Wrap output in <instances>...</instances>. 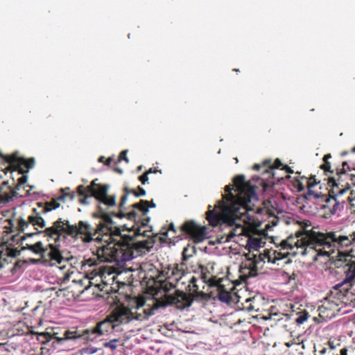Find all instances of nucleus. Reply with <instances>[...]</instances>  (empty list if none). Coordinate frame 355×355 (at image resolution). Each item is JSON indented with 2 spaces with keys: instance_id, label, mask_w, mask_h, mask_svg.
Returning a JSON list of instances; mask_svg holds the SVG:
<instances>
[{
  "instance_id": "473e14b6",
  "label": "nucleus",
  "mask_w": 355,
  "mask_h": 355,
  "mask_svg": "<svg viewBox=\"0 0 355 355\" xmlns=\"http://www.w3.org/2000/svg\"><path fill=\"white\" fill-rule=\"evenodd\" d=\"M306 198L311 199L312 197L314 199H318L320 197V193H316L314 191H311V189H309L307 193L305 196Z\"/></svg>"
},
{
  "instance_id": "5fc2aeb1",
  "label": "nucleus",
  "mask_w": 355,
  "mask_h": 355,
  "mask_svg": "<svg viewBox=\"0 0 355 355\" xmlns=\"http://www.w3.org/2000/svg\"><path fill=\"white\" fill-rule=\"evenodd\" d=\"M41 335L50 336L49 333H42V334H41Z\"/></svg>"
},
{
  "instance_id": "de8ad7c7",
  "label": "nucleus",
  "mask_w": 355,
  "mask_h": 355,
  "mask_svg": "<svg viewBox=\"0 0 355 355\" xmlns=\"http://www.w3.org/2000/svg\"><path fill=\"white\" fill-rule=\"evenodd\" d=\"M326 352H327V349L326 348H323L322 350H320V354L321 355H324V354H326Z\"/></svg>"
},
{
  "instance_id": "bb28decb",
  "label": "nucleus",
  "mask_w": 355,
  "mask_h": 355,
  "mask_svg": "<svg viewBox=\"0 0 355 355\" xmlns=\"http://www.w3.org/2000/svg\"><path fill=\"white\" fill-rule=\"evenodd\" d=\"M27 180H28L27 175H24L21 176L18 179V183L16 185L15 188H14V189H16V191H17L18 190L20 189V187L27 182Z\"/></svg>"
},
{
  "instance_id": "4be33fe9",
  "label": "nucleus",
  "mask_w": 355,
  "mask_h": 355,
  "mask_svg": "<svg viewBox=\"0 0 355 355\" xmlns=\"http://www.w3.org/2000/svg\"><path fill=\"white\" fill-rule=\"evenodd\" d=\"M196 250L193 246L187 245L182 251V261H187L189 258L191 257L195 253Z\"/></svg>"
},
{
  "instance_id": "72a5a7b5",
  "label": "nucleus",
  "mask_w": 355,
  "mask_h": 355,
  "mask_svg": "<svg viewBox=\"0 0 355 355\" xmlns=\"http://www.w3.org/2000/svg\"><path fill=\"white\" fill-rule=\"evenodd\" d=\"M128 152V150H123L120 153L119 157V162H121V160H124L126 163H129V159L127 157Z\"/></svg>"
},
{
  "instance_id": "a18cd8bd",
  "label": "nucleus",
  "mask_w": 355,
  "mask_h": 355,
  "mask_svg": "<svg viewBox=\"0 0 355 355\" xmlns=\"http://www.w3.org/2000/svg\"><path fill=\"white\" fill-rule=\"evenodd\" d=\"M261 168V165L260 164H254V166H253V168L254 170H259V168Z\"/></svg>"
},
{
  "instance_id": "58836bf2",
  "label": "nucleus",
  "mask_w": 355,
  "mask_h": 355,
  "mask_svg": "<svg viewBox=\"0 0 355 355\" xmlns=\"http://www.w3.org/2000/svg\"><path fill=\"white\" fill-rule=\"evenodd\" d=\"M57 334H54V335L52 336V338H55L58 340V343H62L64 340H66L65 337L61 338L56 336Z\"/></svg>"
},
{
  "instance_id": "cd10ccee",
  "label": "nucleus",
  "mask_w": 355,
  "mask_h": 355,
  "mask_svg": "<svg viewBox=\"0 0 355 355\" xmlns=\"http://www.w3.org/2000/svg\"><path fill=\"white\" fill-rule=\"evenodd\" d=\"M130 189H128L127 187H125V188L124 189V191H125V193L122 196L121 200V202H120V205H119L121 209H123V207L124 205H125V204L126 203V202H127V200H128V195L129 193H131L130 192Z\"/></svg>"
},
{
  "instance_id": "393cba45",
  "label": "nucleus",
  "mask_w": 355,
  "mask_h": 355,
  "mask_svg": "<svg viewBox=\"0 0 355 355\" xmlns=\"http://www.w3.org/2000/svg\"><path fill=\"white\" fill-rule=\"evenodd\" d=\"M299 316L295 319V322L297 324H303L304 322H306L309 317V314L308 312H306V311H303V312H300L299 313Z\"/></svg>"
},
{
  "instance_id": "a19ab883",
  "label": "nucleus",
  "mask_w": 355,
  "mask_h": 355,
  "mask_svg": "<svg viewBox=\"0 0 355 355\" xmlns=\"http://www.w3.org/2000/svg\"><path fill=\"white\" fill-rule=\"evenodd\" d=\"M150 217H147L146 218L144 219L143 221H142V225L144 226H146L147 225V223L150 221Z\"/></svg>"
},
{
  "instance_id": "1a4fd4ad",
  "label": "nucleus",
  "mask_w": 355,
  "mask_h": 355,
  "mask_svg": "<svg viewBox=\"0 0 355 355\" xmlns=\"http://www.w3.org/2000/svg\"><path fill=\"white\" fill-rule=\"evenodd\" d=\"M182 229L197 243H200L207 238V227L199 226L193 221L186 222L182 225Z\"/></svg>"
},
{
  "instance_id": "e433bc0d",
  "label": "nucleus",
  "mask_w": 355,
  "mask_h": 355,
  "mask_svg": "<svg viewBox=\"0 0 355 355\" xmlns=\"http://www.w3.org/2000/svg\"><path fill=\"white\" fill-rule=\"evenodd\" d=\"M139 180L143 184H145L146 182L148 180V173H145L143 175H141L139 177Z\"/></svg>"
},
{
  "instance_id": "20e7f679",
  "label": "nucleus",
  "mask_w": 355,
  "mask_h": 355,
  "mask_svg": "<svg viewBox=\"0 0 355 355\" xmlns=\"http://www.w3.org/2000/svg\"><path fill=\"white\" fill-rule=\"evenodd\" d=\"M186 275L187 273L182 266H168L166 271L163 270L159 273L160 277L165 278L164 280L158 282L159 291H163L165 293L168 304H175L180 309L189 307L193 301V296L178 290H176L173 295L167 293L174 288L178 283L181 282V284H184L186 282L181 281L186 277Z\"/></svg>"
},
{
  "instance_id": "052dcab7",
  "label": "nucleus",
  "mask_w": 355,
  "mask_h": 355,
  "mask_svg": "<svg viewBox=\"0 0 355 355\" xmlns=\"http://www.w3.org/2000/svg\"><path fill=\"white\" fill-rule=\"evenodd\" d=\"M265 172H266V173H268V169H266V170H265Z\"/></svg>"
},
{
  "instance_id": "3c124183",
  "label": "nucleus",
  "mask_w": 355,
  "mask_h": 355,
  "mask_svg": "<svg viewBox=\"0 0 355 355\" xmlns=\"http://www.w3.org/2000/svg\"><path fill=\"white\" fill-rule=\"evenodd\" d=\"M115 170L116 172H118L120 174H121L123 173V170L121 168H116Z\"/></svg>"
},
{
  "instance_id": "bf43d9fd",
  "label": "nucleus",
  "mask_w": 355,
  "mask_h": 355,
  "mask_svg": "<svg viewBox=\"0 0 355 355\" xmlns=\"http://www.w3.org/2000/svg\"><path fill=\"white\" fill-rule=\"evenodd\" d=\"M268 162H270V161L266 160V161H265V162H264V164H267Z\"/></svg>"
},
{
  "instance_id": "aec40b11",
  "label": "nucleus",
  "mask_w": 355,
  "mask_h": 355,
  "mask_svg": "<svg viewBox=\"0 0 355 355\" xmlns=\"http://www.w3.org/2000/svg\"><path fill=\"white\" fill-rule=\"evenodd\" d=\"M199 269L200 272V279L202 280V283H209L210 286H213L214 284L211 282L210 278L208 276V274L209 273V270L207 268L200 265Z\"/></svg>"
},
{
  "instance_id": "f03ea898",
  "label": "nucleus",
  "mask_w": 355,
  "mask_h": 355,
  "mask_svg": "<svg viewBox=\"0 0 355 355\" xmlns=\"http://www.w3.org/2000/svg\"><path fill=\"white\" fill-rule=\"evenodd\" d=\"M257 200L255 187L245 182L244 175H237L234 178L232 184L225 186V194L214 208L209 205L207 219L214 227L220 225L229 228L225 234L230 241L234 236L245 234L244 224L251 220L248 214L251 209L250 204Z\"/></svg>"
},
{
  "instance_id": "b1692460",
  "label": "nucleus",
  "mask_w": 355,
  "mask_h": 355,
  "mask_svg": "<svg viewBox=\"0 0 355 355\" xmlns=\"http://www.w3.org/2000/svg\"><path fill=\"white\" fill-rule=\"evenodd\" d=\"M198 281V278L194 276L191 277L188 280L189 286L192 287V288L190 290L195 293L196 295L199 294V285L197 284Z\"/></svg>"
},
{
  "instance_id": "6ab92c4d",
  "label": "nucleus",
  "mask_w": 355,
  "mask_h": 355,
  "mask_svg": "<svg viewBox=\"0 0 355 355\" xmlns=\"http://www.w3.org/2000/svg\"><path fill=\"white\" fill-rule=\"evenodd\" d=\"M349 191V187L340 188L337 185L334 187L330 193V196L339 199H345L343 196L345 193Z\"/></svg>"
},
{
  "instance_id": "c85d7f7f",
  "label": "nucleus",
  "mask_w": 355,
  "mask_h": 355,
  "mask_svg": "<svg viewBox=\"0 0 355 355\" xmlns=\"http://www.w3.org/2000/svg\"><path fill=\"white\" fill-rule=\"evenodd\" d=\"M28 220H26L23 218H20L18 222L19 229L20 231H24L26 227H28Z\"/></svg>"
},
{
  "instance_id": "9d476101",
  "label": "nucleus",
  "mask_w": 355,
  "mask_h": 355,
  "mask_svg": "<svg viewBox=\"0 0 355 355\" xmlns=\"http://www.w3.org/2000/svg\"><path fill=\"white\" fill-rule=\"evenodd\" d=\"M353 198L350 196L346 199H339L336 198L328 197L325 200L326 205L324 207L328 209L331 215L340 214L344 209L347 202H352Z\"/></svg>"
},
{
  "instance_id": "4d7b16f0",
  "label": "nucleus",
  "mask_w": 355,
  "mask_h": 355,
  "mask_svg": "<svg viewBox=\"0 0 355 355\" xmlns=\"http://www.w3.org/2000/svg\"><path fill=\"white\" fill-rule=\"evenodd\" d=\"M173 228H174V225H173V224H171V229L173 230Z\"/></svg>"
},
{
  "instance_id": "6e6d98bb",
  "label": "nucleus",
  "mask_w": 355,
  "mask_h": 355,
  "mask_svg": "<svg viewBox=\"0 0 355 355\" xmlns=\"http://www.w3.org/2000/svg\"><path fill=\"white\" fill-rule=\"evenodd\" d=\"M146 173H148V175L149 173H153V171H152V169H150V170H149L148 171H147Z\"/></svg>"
},
{
  "instance_id": "c03bdc74",
  "label": "nucleus",
  "mask_w": 355,
  "mask_h": 355,
  "mask_svg": "<svg viewBox=\"0 0 355 355\" xmlns=\"http://www.w3.org/2000/svg\"><path fill=\"white\" fill-rule=\"evenodd\" d=\"M343 168L342 173H345V167H347V166L348 167L347 163L345 162H343Z\"/></svg>"
},
{
  "instance_id": "680f3d73",
  "label": "nucleus",
  "mask_w": 355,
  "mask_h": 355,
  "mask_svg": "<svg viewBox=\"0 0 355 355\" xmlns=\"http://www.w3.org/2000/svg\"><path fill=\"white\" fill-rule=\"evenodd\" d=\"M0 157H3V155L0 153Z\"/></svg>"
},
{
  "instance_id": "c756f323",
  "label": "nucleus",
  "mask_w": 355,
  "mask_h": 355,
  "mask_svg": "<svg viewBox=\"0 0 355 355\" xmlns=\"http://www.w3.org/2000/svg\"><path fill=\"white\" fill-rule=\"evenodd\" d=\"M138 189L139 191V192H137L136 191H135L133 189H130V192L131 193H133L136 197H141V196H146V192L142 187H139Z\"/></svg>"
},
{
  "instance_id": "e2e57ef3",
  "label": "nucleus",
  "mask_w": 355,
  "mask_h": 355,
  "mask_svg": "<svg viewBox=\"0 0 355 355\" xmlns=\"http://www.w3.org/2000/svg\"><path fill=\"white\" fill-rule=\"evenodd\" d=\"M289 261L288 260H286L284 263H288Z\"/></svg>"
},
{
  "instance_id": "864d4df0",
  "label": "nucleus",
  "mask_w": 355,
  "mask_h": 355,
  "mask_svg": "<svg viewBox=\"0 0 355 355\" xmlns=\"http://www.w3.org/2000/svg\"><path fill=\"white\" fill-rule=\"evenodd\" d=\"M286 171L287 172L292 173V171L288 166H286Z\"/></svg>"
},
{
  "instance_id": "5701e85b",
  "label": "nucleus",
  "mask_w": 355,
  "mask_h": 355,
  "mask_svg": "<svg viewBox=\"0 0 355 355\" xmlns=\"http://www.w3.org/2000/svg\"><path fill=\"white\" fill-rule=\"evenodd\" d=\"M270 256V252H265V253H259L258 254H253V262L255 264H258L259 263L263 261L265 262L267 259V261L268 262V257Z\"/></svg>"
},
{
  "instance_id": "4c0bfd02",
  "label": "nucleus",
  "mask_w": 355,
  "mask_h": 355,
  "mask_svg": "<svg viewBox=\"0 0 355 355\" xmlns=\"http://www.w3.org/2000/svg\"><path fill=\"white\" fill-rule=\"evenodd\" d=\"M282 165L281 161L279 159H277L274 163V166L272 168H278Z\"/></svg>"
},
{
  "instance_id": "c9c22d12",
  "label": "nucleus",
  "mask_w": 355,
  "mask_h": 355,
  "mask_svg": "<svg viewBox=\"0 0 355 355\" xmlns=\"http://www.w3.org/2000/svg\"><path fill=\"white\" fill-rule=\"evenodd\" d=\"M5 160L10 164L15 163L18 162V157L16 156L8 157L5 158Z\"/></svg>"
},
{
  "instance_id": "f257e3e1",
  "label": "nucleus",
  "mask_w": 355,
  "mask_h": 355,
  "mask_svg": "<svg viewBox=\"0 0 355 355\" xmlns=\"http://www.w3.org/2000/svg\"><path fill=\"white\" fill-rule=\"evenodd\" d=\"M98 212L94 214V216L101 218L103 223L96 229L86 221L81 220L78 225H73L60 218L44 231L30 233L28 236L31 237L44 233L46 236L58 241L62 233H66L72 237L80 236L85 243H89L94 239L102 241L105 236L107 238L105 239L106 244L98 248V258L101 262L115 263L116 265L130 261L149 252L153 248V242L148 239L136 241L130 236H121L120 230L112 226L114 222L112 216L101 205H98Z\"/></svg>"
},
{
  "instance_id": "37998d69",
  "label": "nucleus",
  "mask_w": 355,
  "mask_h": 355,
  "mask_svg": "<svg viewBox=\"0 0 355 355\" xmlns=\"http://www.w3.org/2000/svg\"><path fill=\"white\" fill-rule=\"evenodd\" d=\"M112 159L111 157H109V158L106 160V162H105V165H107V166H110V164H111V162H112Z\"/></svg>"
},
{
  "instance_id": "dca6fc26",
  "label": "nucleus",
  "mask_w": 355,
  "mask_h": 355,
  "mask_svg": "<svg viewBox=\"0 0 355 355\" xmlns=\"http://www.w3.org/2000/svg\"><path fill=\"white\" fill-rule=\"evenodd\" d=\"M132 207L138 209L141 213L142 216H145L148 214L149 208L156 207V204L153 202V200L149 202L147 200H141L139 202L132 205Z\"/></svg>"
},
{
  "instance_id": "7ed1b4c3",
  "label": "nucleus",
  "mask_w": 355,
  "mask_h": 355,
  "mask_svg": "<svg viewBox=\"0 0 355 355\" xmlns=\"http://www.w3.org/2000/svg\"><path fill=\"white\" fill-rule=\"evenodd\" d=\"M300 230L295 232V236H290L280 243L279 251L270 252L268 262L279 265V261L288 256L298 254L304 256L309 250H314L316 254L314 260L318 257L329 258L335 252V249L347 248L355 244V234L343 235L338 232H329L326 234L309 230L311 223L302 221L300 223Z\"/></svg>"
},
{
  "instance_id": "09e8293b",
  "label": "nucleus",
  "mask_w": 355,
  "mask_h": 355,
  "mask_svg": "<svg viewBox=\"0 0 355 355\" xmlns=\"http://www.w3.org/2000/svg\"><path fill=\"white\" fill-rule=\"evenodd\" d=\"M347 349H343L340 352V354L341 355H347Z\"/></svg>"
},
{
  "instance_id": "79ce46f5",
  "label": "nucleus",
  "mask_w": 355,
  "mask_h": 355,
  "mask_svg": "<svg viewBox=\"0 0 355 355\" xmlns=\"http://www.w3.org/2000/svg\"><path fill=\"white\" fill-rule=\"evenodd\" d=\"M146 232H147V231H144L143 232H141V230H138L137 234L138 235H143L144 236H146Z\"/></svg>"
},
{
  "instance_id": "2eb2a0df",
  "label": "nucleus",
  "mask_w": 355,
  "mask_h": 355,
  "mask_svg": "<svg viewBox=\"0 0 355 355\" xmlns=\"http://www.w3.org/2000/svg\"><path fill=\"white\" fill-rule=\"evenodd\" d=\"M98 181V179L94 180L90 185L87 187H85L83 185H80L77 187V192L79 196L81 198H84L87 193L90 194L93 192V191H95L98 186L100 184H97L96 182Z\"/></svg>"
},
{
  "instance_id": "9b49d317",
  "label": "nucleus",
  "mask_w": 355,
  "mask_h": 355,
  "mask_svg": "<svg viewBox=\"0 0 355 355\" xmlns=\"http://www.w3.org/2000/svg\"><path fill=\"white\" fill-rule=\"evenodd\" d=\"M17 196V192L8 180H3L0 175V205L6 204L11 201Z\"/></svg>"
},
{
  "instance_id": "a878e982",
  "label": "nucleus",
  "mask_w": 355,
  "mask_h": 355,
  "mask_svg": "<svg viewBox=\"0 0 355 355\" xmlns=\"http://www.w3.org/2000/svg\"><path fill=\"white\" fill-rule=\"evenodd\" d=\"M119 342V339L114 338L110 340L109 342L103 343V347L105 348H110L112 351H114L117 348L116 343Z\"/></svg>"
},
{
  "instance_id": "0e129e2a",
  "label": "nucleus",
  "mask_w": 355,
  "mask_h": 355,
  "mask_svg": "<svg viewBox=\"0 0 355 355\" xmlns=\"http://www.w3.org/2000/svg\"><path fill=\"white\" fill-rule=\"evenodd\" d=\"M354 151H355V148L353 149Z\"/></svg>"
},
{
  "instance_id": "f8f14e48",
  "label": "nucleus",
  "mask_w": 355,
  "mask_h": 355,
  "mask_svg": "<svg viewBox=\"0 0 355 355\" xmlns=\"http://www.w3.org/2000/svg\"><path fill=\"white\" fill-rule=\"evenodd\" d=\"M216 296L219 301L221 302L230 304L232 300V293L225 288V286L220 284H216Z\"/></svg>"
},
{
  "instance_id": "603ef678",
  "label": "nucleus",
  "mask_w": 355,
  "mask_h": 355,
  "mask_svg": "<svg viewBox=\"0 0 355 355\" xmlns=\"http://www.w3.org/2000/svg\"><path fill=\"white\" fill-rule=\"evenodd\" d=\"M329 344L331 349H334V346L333 345V343L331 342H329Z\"/></svg>"
},
{
  "instance_id": "13d9d810",
  "label": "nucleus",
  "mask_w": 355,
  "mask_h": 355,
  "mask_svg": "<svg viewBox=\"0 0 355 355\" xmlns=\"http://www.w3.org/2000/svg\"><path fill=\"white\" fill-rule=\"evenodd\" d=\"M346 154H347V152H343L342 155H345Z\"/></svg>"
},
{
  "instance_id": "8fccbe9b",
  "label": "nucleus",
  "mask_w": 355,
  "mask_h": 355,
  "mask_svg": "<svg viewBox=\"0 0 355 355\" xmlns=\"http://www.w3.org/2000/svg\"><path fill=\"white\" fill-rule=\"evenodd\" d=\"M105 157L103 156H101L99 158H98V162H103V160H104Z\"/></svg>"
},
{
  "instance_id": "ea45409f",
  "label": "nucleus",
  "mask_w": 355,
  "mask_h": 355,
  "mask_svg": "<svg viewBox=\"0 0 355 355\" xmlns=\"http://www.w3.org/2000/svg\"><path fill=\"white\" fill-rule=\"evenodd\" d=\"M330 168V163L328 162H325V164L323 165V169L327 171Z\"/></svg>"
},
{
  "instance_id": "2f4dec72",
  "label": "nucleus",
  "mask_w": 355,
  "mask_h": 355,
  "mask_svg": "<svg viewBox=\"0 0 355 355\" xmlns=\"http://www.w3.org/2000/svg\"><path fill=\"white\" fill-rule=\"evenodd\" d=\"M64 337H65L66 340H70V339H76L77 338H79L80 336L76 335V332L66 331L64 333Z\"/></svg>"
},
{
  "instance_id": "412c9836",
  "label": "nucleus",
  "mask_w": 355,
  "mask_h": 355,
  "mask_svg": "<svg viewBox=\"0 0 355 355\" xmlns=\"http://www.w3.org/2000/svg\"><path fill=\"white\" fill-rule=\"evenodd\" d=\"M42 245V243L41 241H38L34 245H27L26 248L35 254H40L45 252Z\"/></svg>"
},
{
  "instance_id": "f704fd0d",
  "label": "nucleus",
  "mask_w": 355,
  "mask_h": 355,
  "mask_svg": "<svg viewBox=\"0 0 355 355\" xmlns=\"http://www.w3.org/2000/svg\"><path fill=\"white\" fill-rule=\"evenodd\" d=\"M84 352L87 354L92 355L97 352L98 349L94 347H89L83 349Z\"/></svg>"
},
{
  "instance_id": "39448f33",
  "label": "nucleus",
  "mask_w": 355,
  "mask_h": 355,
  "mask_svg": "<svg viewBox=\"0 0 355 355\" xmlns=\"http://www.w3.org/2000/svg\"><path fill=\"white\" fill-rule=\"evenodd\" d=\"M154 314L153 309H144L143 313H134L129 308L119 306L104 320L98 322L92 333L99 336L107 335L120 324H127L134 320L142 321Z\"/></svg>"
},
{
  "instance_id": "4468645a",
  "label": "nucleus",
  "mask_w": 355,
  "mask_h": 355,
  "mask_svg": "<svg viewBox=\"0 0 355 355\" xmlns=\"http://www.w3.org/2000/svg\"><path fill=\"white\" fill-rule=\"evenodd\" d=\"M20 254V251L17 249L7 248L5 252H1L0 255V269L4 266V263H8L9 259L15 258Z\"/></svg>"
},
{
  "instance_id": "49530a36",
  "label": "nucleus",
  "mask_w": 355,
  "mask_h": 355,
  "mask_svg": "<svg viewBox=\"0 0 355 355\" xmlns=\"http://www.w3.org/2000/svg\"><path fill=\"white\" fill-rule=\"evenodd\" d=\"M329 158H331V155H330V154H328V155H324V162H327V159H329Z\"/></svg>"
},
{
  "instance_id": "f3484780",
  "label": "nucleus",
  "mask_w": 355,
  "mask_h": 355,
  "mask_svg": "<svg viewBox=\"0 0 355 355\" xmlns=\"http://www.w3.org/2000/svg\"><path fill=\"white\" fill-rule=\"evenodd\" d=\"M247 246L250 250L257 251L262 246L261 239L258 237H249Z\"/></svg>"
},
{
  "instance_id": "6e6552de",
  "label": "nucleus",
  "mask_w": 355,
  "mask_h": 355,
  "mask_svg": "<svg viewBox=\"0 0 355 355\" xmlns=\"http://www.w3.org/2000/svg\"><path fill=\"white\" fill-rule=\"evenodd\" d=\"M39 206L42 208V210L38 211L36 208H34L33 209V214L28 216L29 223L33 225L36 230H37L38 227L43 228L46 225V222L42 217L41 214H46L60 207V203L53 200L45 203L44 206H42V203H40Z\"/></svg>"
},
{
  "instance_id": "0eeeda50",
  "label": "nucleus",
  "mask_w": 355,
  "mask_h": 355,
  "mask_svg": "<svg viewBox=\"0 0 355 355\" xmlns=\"http://www.w3.org/2000/svg\"><path fill=\"white\" fill-rule=\"evenodd\" d=\"M109 185L99 184L95 191L90 194H87L84 198H81L79 202L82 205H89L90 200L93 198H96L101 203L107 205L108 207L116 205V196H108Z\"/></svg>"
},
{
  "instance_id": "423d86ee",
  "label": "nucleus",
  "mask_w": 355,
  "mask_h": 355,
  "mask_svg": "<svg viewBox=\"0 0 355 355\" xmlns=\"http://www.w3.org/2000/svg\"><path fill=\"white\" fill-rule=\"evenodd\" d=\"M344 278L334 285L330 291L329 300H343L349 295H352L351 290L355 285V263L346 264L343 271Z\"/></svg>"
},
{
  "instance_id": "7c9ffc66",
  "label": "nucleus",
  "mask_w": 355,
  "mask_h": 355,
  "mask_svg": "<svg viewBox=\"0 0 355 355\" xmlns=\"http://www.w3.org/2000/svg\"><path fill=\"white\" fill-rule=\"evenodd\" d=\"M22 163L24 164L25 166L28 168H32L34 167L35 165V159L34 158H30L28 159H23Z\"/></svg>"
},
{
  "instance_id": "a211bd4d",
  "label": "nucleus",
  "mask_w": 355,
  "mask_h": 355,
  "mask_svg": "<svg viewBox=\"0 0 355 355\" xmlns=\"http://www.w3.org/2000/svg\"><path fill=\"white\" fill-rule=\"evenodd\" d=\"M133 209H134L133 210L129 211L128 214H124L122 212V211H121L120 213H119L117 214H114L120 218L127 217L129 220H136L140 218V216H139V212H138L140 211L138 209H136L134 207H133Z\"/></svg>"
},
{
  "instance_id": "ddd939ff",
  "label": "nucleus",
  "mask_w": 355,
  "mask_h": 355,
  "mask_svg": "<svg viewBox=\"0 0 355 355\" xmlns=\"http://www.w3.org/2000/svg\"><path fill=\"white\" fill-rule=\"evenodd\" d=\"M49 247L51 250L48 252V254L50 259L52 261H55L57 263L62 264V263L67 262L72 259V257H64L60 251L56 249L53 244H49Z\"/></svg>"
}]
</instances>
